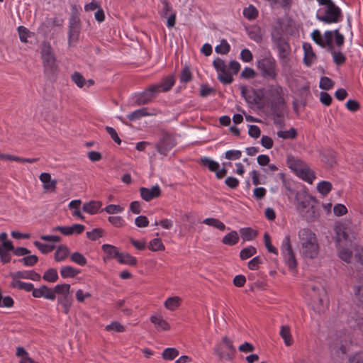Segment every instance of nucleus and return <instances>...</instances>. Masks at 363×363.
Listing matches in <instances>:
<instances>
[{"label": "nucleus", "mask_w": 363, "mask_h": 363, "mask_svg": "<svg viewBox=\"0 0 363 363\" xmlns=\"http://www.w3.org/2000/svg\"><path fill=\"white\" fill-rule=\"evenodd\" d=\"M298 236L303 257L310 259L316 258L319 253V245L315 234L309 228H301Z\"/></svg>", "instance_id": "f257e3e1"}, {"label": "nucleus", "mask_w": 363, "mask_h": 363, "mask_svg": "<svg viewBox=\"0 0 363 363\" xmlns=\"http://www.w3.org/2000/svg\"><path fill=\"white\" fill-rule=\"evenodd\" d=\"M316 203V199L305 191L296 193V210L308 222L314 221L317 217L315 210Z\"/></svg>", "instance_id": "f03ea898"}, {"label": "nucleus", "mask_w": 363, "mask_h": 363, "mask_svg": "<svg viewBox=\"0 0 363 363\" xmlns=\"http://www.w3.org/2000/svg\"><path fill=\"white\" fill-rule=\"evenodd\" d=\"M317 1L320 5L325 6L323 14H320V10L317 13L318 20L328 24L338 23L342 20V11L332 0Z\"/></svg>", "instance_id": "7ed1b4c3"}, {"label": "nucleus", "mask_w": 363, "mask_h": 363, "mask_svg": "<svg viewBox=\"0 0 363 363\" xmlns=\"http://www.w3.org/2000/svg\"><path fill=\"white\" fill-rule=\"evenodd\" d=\"M40 50L45 74L49 77L55 75L57 72L58 67L50 44L46 41L43 42Z\"/></svg>", "instance_id": "20e7f679"}, {"label": "nucleus", "mask_w": 363, "mask_h": 363, "mask_svg": "<svg viewBox=\"0 0 363 363\" xmlns=\"http://www.w3.org/2000/svg\"><path fill=\"white\" fill-rule=\"evenodd\" d=\"M286 163L288 167L304 181L312 183L315 179L314 172L301 160L290 155L287 157Z\"/></svg>", "instance_id": "39448f33"}, {"label": "nucleus", "mask_w": 363, "mask_h": 363, "mask_svg": "<svg viewBox=\"0 0 363 363\" xmlns=\"http://www.w3.org/2000/svg\"><path fill=\"white\" fill-rule=\"evenodd\" d=\"M213 350L220 360L231 361L236 354V349L233 344V341L227 336L222 338V342L216 345Z\"/></svg>", "instance_id": "423d86ee"}, {"label": "nucleus", "mask_w": 363, "mask_h": 363, "mask_svg": "<svg viewBox=\"0 0 363 363\" xmlns=\"http://www.w3.org/2000/svg\"><path fill=\"white\" fill-rule=\"evenodd\" d=\"M82 23L77 11L74 9L69 20L68 44L75 46L79 41Z\"/></svg>", "instance_id": "0eeeda50"}, {"label": "nucleus", "mask_w": 363, "mask_h": 363, "mask_svg": "<svg viewBox=\"0 0 363 363\" xmlns=\"http://www.w3.org/2000/svg\"><path fill=\"white\" fill-rule=\"evenodd\" d=\"M257 66L261 75L267 79H276L277 77V63L272 57H263L257 61Z\"/></svg>", "instance_id": "6e6552de"}, {"label": "nucleus", "mask_w": 363, "mask_h": 363, "mask_svg": "<svg viewBox=\"0 0 363 363\" xmlns=\"http://www.w3.org/2000/svg\"><path fill=\"white\" fill-rule=\"evenodd\" d=\"M176 144L177 142L174 137L167 132H164L162 133L158 142L155 144V148L160 154L167 156Z\"/></svg>", "instance_id": "1a4fd4ad"}, {"label": "nucleus", "mask_w": 363, "mask_h": 363, "mask_svg": "<svg viewBox=\"0 0 363 363\" xmlns=\"http://www.w3.org/2000/svg\"><path fill=\"white\" fill-rule=\"evenodd\" d=\"M213 67L218 72V79L224 84H229L233 82V78L228 72L227 66L223 60L217 57L213 62Z\"/></svg>", "instance_id": "9d476101"}, {"label": "nucleus", "mask_w": 363, "mask_h": 363, "mask_svg": "<svg viewBox=\"0 0 363 363\" xmlns=\"http://www.w3.org/2000/svg\"><path fill=\"white\" fill-rule=\"evenodd\" d=\"M347 323L353 329L359 328L363 325V306L356 304L352 308L348 315Z\"/></svg>", "instance_id": "9b49d317"}, {"label": "nucleus", "mask_w": 363, "mask_h": 363, "mask_svg": "<svg viewBox=\"0 0 363 363\" xmlns=\"http://www.w3.org/2000/svg\"><path fill=\"white\" fill-rule=\"evenodd\" d=\"M158 94V87L151 85L149 88L140 94L137 99L136 103L138 105H145L150 103Z\"/></svg>", "instance_id": "f8f14e48"}, {"label": "nucleus", "mask_w": 363, "mask_h": 363, "mask_svg": "<svg viewBox=\"0 0 363 363\" xmlns=\"http://www.w3.org/2000/svg\"><path fill=\"white\" fill-rule=\"evenodd\" d=\"M284 95V89L280 85L275 84L268 86L267 96L270 103L285 101Z\"/></svg>", "instance_id": "ddd939ff"}, {"label": "nucleus", "mask_w": 363, "mask_h": 363, "mask_svg": "<svg viewBox=\"0 0 363 363\" xmlns=\"http://www.w3.org/2000/svg\"><path fill=\"white\" fill-rule=\"evenodd\" d=\"M140 192L142 199L145 201H150L161 195V190L158 185L153 186L150 189L141 187Z\"/></svg>", "instance_id": "4468645a"}, {"label": "nucleus", "mask_w": 363, "mask_h": 363, "mask_svg": "<svg viewBox=\"0 0 363 363\" xmlns=\"http://www.w3.org/2000/svg\"><path fill=\"white\" fill-rule=\"evenodd\" d=\"M10 277L11 279H31L33 281H40L41 279V276L40 274L37 273L33 270H28V271H18L16 272H13L10 274Z\"/></svg>", "instance_id": "2eb2a0df"}, {"label": "nucleus", "mask_w": 363, "mask_h": 363, "mask_svg": "<svg viewBox=\"0 0 363 363\" xmlns=\"http://www.w3.org/2000/svg\"><path fill=\"white\" fill-rule=\"evenodd\" d=\"M33 296L34 298H41L43 297L46 299L49 300H55L56 298V296L55 295V292L53 291V289L51 288H49L46 285H42L38 289H35L33 290Z\"/></svg>", "instance_id": "dca6fc26"}, {"label": "nucleus", "mask_w": 363, "mask_h": 363, "mask_svg": "<svg viewBox=\"0 0 363 363\" xmlns=\"http://www.w3.org/2000/svg\"><path fill=\"white\" fill-rule=\"evenodd\" d=\"M346 230V227L342 224L335 225L334 231L335 233V239L336 247H339L343 240L347 241L348 240L349 235Z\"/></svg>", "instance_id": "f3484780"}, {"label": "nucleus", "mask_w": 363, "mask_h": 363, "mask_svg": "<svg viewBox=\"0 0 363 363\" xmlns=\"http://www.w3.org/2000/svg\"><path fill=\"white\" fill-rule=\"evenodd\" d=\"M279 52L280 60L286 62L291 53V47L286 40L274 44Z\"/></svg>", "instance_id": "a211bd4d"}, {"label": "nucleus", "mask_w": 363, "mask_h": 363, "mask_svg": "<svg viewBox=\"0 0 363 363\" xmlns=\"http://www.w3.org/2000/svg\"><path fill=\"white\" fill-rule=\"evenodd\" d=\"M321 155V161L328 167H334L336 163V152L331 149L324 150L320 153Z\"/></svg>", "instance_id": "6ab92c4d"}, {"label": "nucleus", "mask_w": 363, "mask_h": 363, "mask_svg": "<svg viewBox=\"0 0 363 363\" xmlns=\"http://www.w3.org/2000/svg\"><path fill=\"white\" fill-rule=\"evenodd\" d=\"M157 331H166L170 329V325L160 315H153L150 318Z\"/></svg>", "instance_id": "aec40b11"}, {"label": "nucleus", "mask_w": 363, "mask_h": 363, "mask_svg": "<svg viewBox=\"0 0 363 363\" xmlns=\"http://www.w3.org/2000/svg\"><path fill=\"white\" fill-rule=\"evenodd\" d=\"M303 49L304 50L303 62L306 66L310 67L314 60H315L316 55L309 43H304L303 45Z\"/></svg>", "instance_id": "412c9836"}, {"label": "nucleus", "mask_w": 363, "mask_h": 363, "mask_svg": "<svg viewBox=\"0 0 363 363\" xmlns=\"http://www.w3.org/2000/svg\"><path fill=\"white\" fill-rule=\"evenodd\" d=\"M325 295L312 296V303L313 310L320 314L323 313L326 308V303L323 300Z\"/></svg>", "instance_id": "4be33fe9"}, {"label": "nucleus", "mask_w": 363, "mask_h": 363, "mask_svg": "<svg viewBox=\"0 0 363 363\" xmlns=\"http://www.w3.org/2000/svg\"><path fill=\"white\" fill-rule=\"evenodd\" d=\"M175 82L174 77L172 75H169L164 78L161 82L157 84H154L155 86L158 87V93L160 91L164 92H167L169 91L172 87L174 86Z\"/></svg>", "instance_id": "5701e85b"}, {"label": "nucleus", "mask_w": 363, "mask_h": 363, "mask_svg": "<svg viewBox=\"0 0 363 363\" xmlns=\"http://www.w3.org/2000/svg\"><path fill=\"white\" fill-rule=\"evenodd\" d=\"M10 286L11 288L23 290L27 292L32 291V295L33 294V290L35 289L33 284L23 282L20 279H12Z\"/></svg>", "instance_id": "b1692460"}, {"label": "nucleus", "mask_w": 363, "mask_h": 363, "mask_svg": "<svg viewBox=\"0 0 363 363\" xmlns=\"http://www.w3.org/2000/svg\"><path fill=\"white\" fill-rule=\"evenodd\" d=\"M101 206L102 203L101 201H91L84 203L82 209L84 212L93 215L96 213Z\"/></svg>", "instance_id": "393cba45"}, {"label": "nucleus", "mask_w": 363, "mask_h": 363, "mask_svg": "<svg viewBox=\"0 0 363 363\" xmlns=\"http://www.w3.org/2000/svg\"><path fill=\"white\" fill-rule=\"evenodd\" d=\"M72 301L73 299L71 294L57 296V302L64 308V313L65 314L69 313L70 308L72 305Z\"/></svg>", "instance_id": "a878e982"}, {"label": "nucleus", "mask_w": 363, "mask_h": 363, "mask_svg": "<svg viewBox=\"0 0 363 363\" xmlns=\"http://www.w3.org/2000/svg\"><path fill=\"white\" fill-rule=\"evenodd\" d=\"M101 248L106 253V258L108 259H116L118 260L121 252L118 250L116 247L108 244H104L102 245Z\"/></svg>", "instance_id": "bb28decb"}, {"label": "nucleus", "mask_w": 363, "mask_h": 363, "mask_svg": "<svg viewBox=\"0 0 363 363\" xmlns=\"http://www.w3.org/2000/svg\"><path fill=\"white\" fill-rule=\"evenodd\" d=\"M271 111L273 116H284L286 111L285 101H278L270 103Z\"/></svg>", "instance_id": "cd10ccee"}, {"label": "nucleus", "mask_w": 363, "mask_h": 363, "mask_svg": "<svg viewBox=\"0 0 363 363\" xmlns=\"http://www.w3.org/2000/svg\"><path fill=\"white\" fill-rule=\"evenodd\" d=\"M239 241V235L237 231L232 230L230 233H228L227 235H225L223 239L222 242L224 245H227L229 246H233L236 245Z\"/></svg>", "instance_id": "c85d7f7f"}, {"label": "nucleus", "mask_w": 363, "mask_h": 363, "mask_svg": "<svg viewBox=\"0 0 363 363\" xmlns=\"http://www.w3.org/2000/svg\"><path fill=\"white\" fill-rule=\"evenodd\" d=\"M182 303V298L179 296H172V297H169L168 298L164 305V307L171 311H175L177 308H179L180 306Z\"/></svg>", "instance_id": "c756f323"}, {"label": "nucleus", "mask_w": 363, "mask_h": 363, "mask_svg": "<svg viewBox=\"0 0 363 363\" xmlns=\"http://www.w3.org/2000/svg\"><path fill=\"white\" fill-rule=\"evenodd\" d=\"M240 234L243 241H250L255 239L257 235V230L251 228H240Z\"/></svg>", "instance_id": "7c9ffc66"}, {"label": "nucleus", "mask_w": 363, "mask_h": 363, "mask_svg": "<svg viewBox=\"0 0 363 363\" xmlns=\"http://www.w3.org/2000/svg\"><path fill=\"white\" fill-rule=\"evenodd\" d=\"M81 271L71 266H64L60 269V275L62 278H72L78 275Z\"/></svg>", "instance_id": "2f4dec72"}, {"label": "nucleus", "mask_w": 363, "mask_h": 363, "mask_svg": "<svg viewBox=\"0 0 363 363\" xmlns=\"http://www.w3.org/2000/svg\"><path fill=\"white\" fill-rule=\"evenodd\" d=\"M69 254V248L65 245H60L57 247L55 253V259L56 262H61L66 259Z\"/></svg>", "instance_id": "473e14b6"}, {"label": "nucleus", "mask_w": 363, "mask_h": 363, "mask_svg": "<svg viewBox=\"0 0 363 363\" xmlns=\"http://www.w3.org/2000/svg\"><path fill=\"white\" fill-rule=\"evenodd\" d=\"M117 261L120 264H128L130 266H135L137 264V259L129 253L121 252Z\"/></svg>", "instance_id": "72a5a7b5"}, {"label": "nucleus", "mask_w": 363, "mask_h": 363, "mask_svg": "<svg viewBox=\"0 0 363 363\" xmlns=\"http://www.w3.org/2000/svg\"><path fill=\"white\" fill-rule=\"evenodd\" d=\"M280 336L284 339V343L287 346H290L293 343L291 335L290 328L288 325H282L280 330Z\"/></svg>", "instance_id": "f704fd0d"}, {"label": "nucleus", "mask_w": 363, "mask_h": 363, "mask_svg": "<svg viewBox=\"0 0 363 363\" xmlns=\"http://www.w3.org/2000/svg\"><path fill=\"white\" fill-rule=\"evenodd\" d=\"M337 249L338 250V257L344 262L350 263L352 257V252L341 245L337 247Z\"/></svg>", "instance_id": "c9c22d12"}, {"label": "nucleus", "mask_w": 363, "mask_h": 363, "mask_svg": "<svg viewBox=\"0 0 363 363\" xmlns=\"http://www.w3.org/2000/svg\"><path fill=\"white\" fill-rule=\"evenodd\" d=\"M200 163L205 167H207L208 169L211 172H216L220 167L219 164L214 161L211 160L208 157H202L200 159Z\"/></svg>", "instance_id": "e433bc0d"}, {"label": "nucleus", "mask_w": 363, "mask_h": 363, "mask_svg": "<svg viewBox=\"0 0 363 363\" xmlns=\"http://www.w3.org/2000/svg\"><path fill=\"white\" fill-rule=\"evenodd\" d=\"M70 288L71 286L69 284H57L54 287L53 291L55 296L56 294L58 296L67 295L71 294Z\"/></svg>", "instance_id": "4c0bfd02"}, {"label": "nucleus", "mask_w": 363, "mask_h": 363, "mask_svg": "<svg viewBox=\"0 0 363 363\" xmlns=\"http://www.w3.org/2000/svg\"><path fill=\"white\" fill-rule=\"evenodd\" d=\"M179 352V350L174 347H168L163 350L162 357L165 360H173L178 355Z\"/></svg>", "instance_id": "58836bf2"}, {"label": "nucleus", "mask_w": 363, "mask_h": 363, "mask_svg": "<svg viewBox=\"0 0 363 363\" xmlns=\"http://www.w3.org/2000/svg\"><path fill=\"white\" fill-rule=\"evenodd\" d=\"M203 223L210 226H213L216 228L222 231L225 229V224L217 218H207L203 220Z\"/></svg>", "instance_id": "ea45409f"}, {"label": "nucleus", "mask_w": 363, "mask_h": 363, "mask_svg": "<svg viewBox=\"0 0 363 363\" xmlns=\"http://www.w3.org/2000/svg\"><path fill=\"white\" fill-rule=\"evenodd\" d=\"M43 279L48 282H55L58 279L57 269L54 268H50L44 273Z\"/></svg>", "instance_id": "a19ab883"}, {"label": "nucleus", "mask_w": 363, "mask_h": 363, "mask_svg": "<svg viewBox=\"0 0 363 363\" xmlns=\"http://www.w3.org/2000/svg\"><path fill=\"white\" fill-rule=\"evenodd\" d=\"M148 248L152 252L164 251L165 250V247L160 238L152 240L149 243Z\"/></svg>", "instance_id": "79ce46f5"}, {"label": "nucleus", "mask_w": 363, "mask_h": 363, "mask_svg": "<svg viewBox=\"0 0 363 363\" xmlns=\"http://www.w3.org/2000/svg\"><path fill=\"white\" fill-rule=\"evenodd\" d=\"M257 254V249L253 246L243 248L240 252V258L245 260Z\"/></svg>", "instance_id": "37998d69"}, {"label": "nucleus", "mask_w": 363, "mask_h": 363, "mask_svg": "<svg viewBox=\"0 0 363 363\" xmlns=\"http://www.w3.org/2000/svg\"><path fill=\"white\" fill-rule=\"evenodd\" d=\"M284 255L285 257V262L288 267L291 270L296 269L297 266V261L294 252L286 253Z\"/></svg>", "instance_id": "c03bdc74"}, {"label": "nucleus", "mask_w": 363, "mask_h": 363, "mask_svg": "<svg viewBox=\"0 0 363 363\" xmlns=\"http://www.w3.org/2000/svg\"><path fill=\"white\" fill-rule=\"evenodd\" d=\"M147 108H140V109H138V110L130 113V114H128L127 118L130 121L138 120V119H140V118H142L143 116H146L149 115V113H147Z\"/></svg>", "instance_id": "a18cd8bd"}, {"label": "nucleus", "mask_w": 363, "mask_h": 363, "mask_svg": "<svg viewBox=\"0 0 363 363\" xmlns=\"http://www.w3.org/2000/svg\"><path fill=\"white\" fill-rule=\"evenodd\" d=\"M243 15L248 20H254L257 17L258 11L254 6L250 5L244 9Z\"/></svg>", "instance_id": "49530a36"}, {"label": "nucleus", "mask_w": 363, "mask_h": 363, "mask_svg": "<svg viewBox=\"0 0 363 363\" xmlns=\"http://www.w3.org/2000/svg\"><path fill=\"white\" fill-rule=\"evenodd\" d=\"M277 135L279 138H281L282 139L286 140V139H294L297 136V132L296 130L294 128H290L289 130L285 131H278Z\"/></svg>", "instance_id": "de8ad7c7"}, {"label": "nucleus", "mask_w": 363, "mask_h": 363, "mask_svg": "<svg viewBox=\"0 0 363 363\" xmlns=\"http://www.w3.org/2000/svg\"><path fill=\"white\" fill-rule=\"evenodd\" d=\"M317 189L323 196L327 195L332 189V184L327 181H322L317 185Z\"/></svg>", "instance_id": "09e8293b"}, {"label": "nucleus", "mask_w": 363, "mask_h": 363, "mask_svg": "<svg viewBox=\"0 0 363 363\" xmlns=\"http://www.w3.org/2000/svg\"><path fill=\"white\" fill-rule=\"evenodd\" d=\"M108 222L116 228L125 226V221L121 216H111L108 218Z\"/></svg>", "instance_id": "8fccbe9b"}, {"label": "nucleus", "mask_w": 363, "mask_h": 363, "mask_svg": "<svg viewBox=\"0 0 363 363\" xmlns=\"http://www.w3.org/2000/svg\"><path fill=\"white\" fill-rule=\"evenodd\" d=\"M86 237L91 240H96L104 235V230L102 228H94L91 231H87Z\"/></svg>", "instance_id": "3c124183"}, {"label": "nucleus", "mask_w": 363, "mask_h": 363, "mask_svg": "<svg viewBox=\"0 0 363 363\" xmlns=\"http://www.w3.org/2000/svg\"><path fill=\"white\" fill-rule=\"evenodd\" d=\"M192 79V74L190 67L186 65L180 73L181 82L188 83Z\"/></svg>", "instance_id": "603ef678"}, {"label": "nucleus", "mask_w": 363, "mask_h": 363, "mask_svg": "<svg viewBox=\"0 0 363 363\" xmlns=\"http://www.w3.org/2000/svg\"><path fill=\"white\" fill-rule=\"evenodd\" d=\"M33 245L43 254L52 252L55 247L54 245L44 244L39 241H35Z\"/></svg>", "instance_id": "864d4df0"}, {"label": "nucleus", "mask_w": 363, "mask_h": 363, "mask_svg": "<svg viewBox=\"0 0 363 363\" xmlns=\"http://www.w3.org/2000/svg\"><path fill=\"white\" fill-rule=\"evenodd\" d=\"M70 259L80 266H84L87 262L85 257L82 253L77 252L71 255Z\"/></svg>", "instance_id": "5fc2aeb1"}, {"label": "nucleus", "mask_w": 363, "mask_h": 363, "mask_svg": "<svg viewBox=\"0 0 363 363\" xmlns=\"http://www.w3.org/2000/svg\"><path fill=\"white\" fill-rule=\"evenodd\" d=\"M38 261V257L36 255H30L27 257H24L20 259L18 262H22L25 266L33 267L34 266Z\"/></svg>", "instance_id": "6e6d98bb"}, {"label": "nucleus", "mask_w": 363, "mask_h": 363, "mask_svg": "<svg viewBox=\"0 0 363 363\" xmlns=\"http://www.w3.org/2000/svg\"><path fill=\"white\" fill-rule=\"evenodd\" d=\"M334 82L331 79L328 77H323L320 78L319 86L324 90H330L333 88Z\"/></svg>", "instance_id": "4d7b16f0"}, {"label": "nucleus", "mask_w": 363, "mask_h": 363, "mask_svg": "<svg viewBox=\"0 0 363 363\" xmlns=\"http://www.w3.org/2000/svg\"><path fill=\"white\" fill-rule=\"evenodd\" d=\"M230 50V46L225 39H223L220 44L217 45L215 48L216 52L220 54H227L229 52Z\"/></svg>", "instance_id": "13d9d810"}, {"label": "nucleus", "mask_w": 363, "mask_h": 363, "mask_svg": "<svg viewBox=\"0 0 363 363\" xmlns=\"http://www.w3.org/2000/svg\"><path fill=\"white\" fill-rule=\"evenodd\" d=\"M264 245L269 252L275 255L278 254V250L275 247L272 245L271 242V238L267 233H265L264 235Z\"/></svg>", "instance_id": "bf43d9fd"}, {"label": "nucleus", "mask_w": 363, "mask_h": 363, "mask_svg": "<svg viewBox=\"0 0 363 363\" xmlns=\"http://www.w3.org/2000/svg\"><path fill=\"white\" fill-rule=\"evenodd\" d=\"M340 343H338V348L342 353L347 352V347L348 346V343L350 342V339L349 335H344L342 337H340Z\"/></svg>", "instance_id": "052dcab7"}, {"label": "nucleus", "mask_w": 363, "mask_h": 363, "mask_svg": "<svg viewBox=\"0 0 363 363\" xmlns=\"http://www.w3.org/2000/svg\"><path fill=\"white\" fill-rule=\"evenodd\" d=\"M72 80L79 86V88H82L84 85L86 84V80L84 77L82 75L81 73L78 72H75L72 75Z\"/></svg>", "instance_id": "680f3d73"}, {"label": "nucleus", "mask_w": 363, "mask_h": 363, "mask_svg": "<svg viewBox=\"0 0 363 363\" xmlns=\"http://www.w3.org/2000/svg\"><path fill=\"white\" fill-rule=\"evenodd\" d=\"M333 61L337 65H342L346 61V57L340 51H332Z\"/></svg>", "instance_id": "e2e57ef3"}, {"label": "nucleus", "mask_w": 363, "mask_h": 363, "mask_svg": "<svg viewBox=\"0 0 363 363\" xmlns=\"http://www.w3.org/2000/svg\"><path fill=\"white\" fill-rule=\"evenodd\" d=\"M271 35H272V40L274 44L286 40L283 37V33H282L281 29H280V28H274V30L272 32Z\"/></svg>", "instance_id": "0e129e2a"}, {"label": "nucleus", "mask_w": 363, "mask_h": 363, "mask_svg": "<svg viewBox=\"0 0 363 363\" xmlns=\"http://www.w3.org/2000/svg\"><path fill=\"white\" fill-rule=\"evenodd\" d=\"M123 211V208L120 205L110 204L106 206L102 211H105L108 214H116L121 213Z\"/></svg>", "instance_id": "69168bd1"}, {"label": "nucleus", "mask_w": 363, "mask_h": 363, "mask_svg": "<svg viewBox=\"0 0 363 363\" xmlns=\"http://www.w3.org/2000/svg\"><path fill=\"white\" fill-rule=\"evenodd\" d=\"M107 331H116L118 333H122L125 331V328L119 322H112L111 324L107 325L105 328Z\"/></svg>", "instance_id": "338daca9"}, {"label": "nucleus", "mask_w": 363, "mask_h": 363, "mask_svg": "<svg viewBox=\"0 0 363 363\" xmlns=\"http://www.w3.org/2000/svg\"><path fill=\"white\" fill-rule=\"evenodd\" d=\"M354 296L360 306H363V283L359 284L354 290Z\"/></svg>", "instance_id": "774afa93"}]
</instances>
